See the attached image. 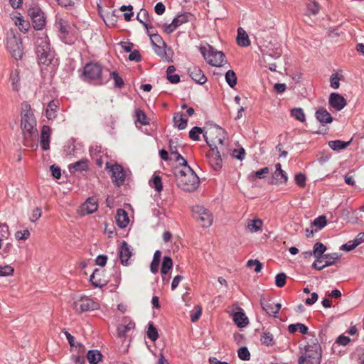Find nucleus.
<instances>
[{
	"mask_svg": "<svg viewBox=\"0 0 364 364\" xmlns=\"http://www.w3.org/2000/svg\"><path fill=\"white\" fill-rule=\"evenodd\" d=\"M347 104L346 100L338 93H331L329 96V105L337 111L343 109Z\"/></svg>",
	"mask_w": 364,
	"mask_h": 364,
	"instance_id": "2eb2a0df",
	"label": "nucleus"
},
{
	"mask_svg": "<svg viewBox=\"0 0 364 364\" xmlns=\"http://www.w3.org/2000/svg\"><path fill=\"white\" fill-rule=\"evenodd\" d=\"M105 69H103L98 63H88L83 69V80L95 85H103L107 82L104 76Z\"/></svg>",
	"mask_w": 364,
	"mask_h": 364,
	"instance_id": "f03ea898",
	"label": "nucleus"
},
{
	"mask_svg": "<svg viewBox=\"0 0 364 364\" xmlns=\"http://www.w3.org/2000/svg\"><path fill=\"white\" fill-rule=\"evenodd\" d=\"M9 52L16 60H21L23 55V47H8Z\"/></svg>",
	"mask_w": 364,
	"mask_h": 364,
	"instance_id": "603ef678",
	"label": "nucleus"
},
{
	"mask_svg": "<svg viewBox=\"0 0 364 364\" xmlns=\"http://www.w3.org/2000/svg\"><path fill=\"white\" fill-rule=\"evenodd\" d=\"M181 17V15L178 14L170 24L165 25L164 31L166 33H171L174 31L182 23V21L180 19Z\"/></svg>",
	"mask_w": 364,
	"mask_h": 364,
	"instance_id": "58836bf2",
	"label": "nucleus"
},
{
	"mask_svg": "<svg viewBox=\"0 0 364 364\" xmlns=\"http://www.w3.org/2000/svg\"><path fill=\"white\" fill-rule=\"evenodd\" d=\"M10 235L9 228L7 224L0 225V240H4L8 239Z\"/></svg>",
	"mask_w": 364,
	"mask_h": 364,
	"instance_id": "4d7b16f0",
	"label": "nucleus"
},
{
	"mask_svg": "<svg viewBox=\"0 0 364 364\" xmlns=\"http://www.w3.org/2000/svg\"><path fill=\"white\" fill-rule=\"evenodd\" d=\"M262 220L259 218L254 220H247L246 228L250 232H256L262 228Z\"/></svg>",
	"mask_w": 364,
	"mask_h": 364,
	"instance_id": "473e14b6",
	"label": "nucleus"
},
{
	"mask_svg": "<svg viewBox=\"0 0 364 364\" xmlns=\"http://www.w3.org/2000/svg\"><path fill=\"white\" fill-rule=\"evenodd\" d=\"M225 80L230 87L233 88L237 82L235 73L232 70H229L225 74Z\"/></svg>",
	"mask_w": 364,
	"mask_h": 364,
	"instance_id": "de8ad7c7",
	"label": "nucleus"
},
{
	"mask_svg": "<svg viewBox=\"0 0 364 364\" xmlns=\"http://www.w3.org/2000/svg\"><path fill=\"white\" fill-rule=\"evenodd\" d=\"M260 304L262 309L269 316H276L279 313L282 305L279 303H274L271 300L264 298L260 299Z\"/></svg>",
	"mask_w": 364,
	"mask_h": 364,
	"instance_id": "ddd939ff",
	"label": "nucleus"
},
{
	"mask_svg": "<svg viewBox=\"0 0 364 364\" xmlns=\"http://www.w3.org/2000/svg\"><path fill=\"white\" fill-rule=\"evenodd\" d=\"M136 19L144 26L149 24V12L145 9H141L137 14Z\"/></svg>",
	"mask_w": 364,
	"mask_h": 364,
	"instance_id": "8fccbe9b",
	"label": "nucleus"
},
{
	"mask_svg": "<svg viewBox=\"0 0 364 364\" xmlns=\"http://www.w3.org/2000/svg\"><path fill=\"white\" fill-rule=\"evenodd\" d=\"M247 266L250 268L251 267H255V272L258 273L259 272H261L262 269V263L259 261V260H257V259H250L248 260L247 263Z\"/></svg>",
	"mask_w": 364,
	"mask_h": 364,
	"instance_id": "bf43d9fd",
	"label": "nucleus"
},
{
	"mask_svg": "<svg viewBox=\"0 0 364 364\" xmlns=\"http://www.w3.org/2000/svg\"><path fill=\"white\" fill-rule=\"evenodd\" d=\"M203 133V130L198 127H194L189 132V137L193 141L200 140V135Z\"/></svg>",
	"mask_w": 364,
	"mask_h": 364,
	"instance_id": "864d4df0",
	"label": "nucleus"
},
{
	"mask_svg": "<svg viewBox=\"0 0 364 364\" xmlns=\"http://www.w3.org/2000/svg\"><path fill=\"white\" fill-rule=\"evenodd\" d=\"M98 209L97 200L94 197L88 198L82 205V211L85 214H92Z\"/></svg>",
	"mask_w": 364,
	"mask_h": 364,
	"instance_id": "b1692460",
	"label": "nucleus"
},
{
	"mask_svg": "<svg viewBox=\"0 0 364 364\" xmlns=\"http://www.w3.org/2000/svg\"><path fill=\"white\" fill-rule=\"evenodd\" d=\"M287 275L284 273H279L276 275L275 284L278 287H283L286 284Z\"/></svg>",
	"mask_w": 364,
	"mask_h": 364,
	"instance_id": "052dcab7",
	"label": "nucleus"
},
{
	"mask_svg": "<svg viewBox=\"0 0 364 364\" xmlns=\"http://www.w3.org/2000/svg\"><path fill=\"white\" fill-rule=\"evenodd\" d=\"M89 167V161L87 159H82L68 166L70 173L81 172L87 171Z\"/></svg>",
	"mask_w": 364,
	"mask_h": 364,
	"instance_id": "393cba45",
	"label": "nucleus"
},
{
	"mask_svg": "<svg viewBox=\"0 0 364 364\" xmlns=\"http://www.w3.org/2000/svg\"><path fill=\"white\" fill-rule=\"evenodd\" d=\"M320 5L315 0L309 1L307 5V11L309 14L316 15L319 12Z\"/></svg>",
	"mask_w": 364,
	"mask_h": 364,
	"instance_id": "3c124183",
	"label": "nucleus"
},
{
	"mask_svg": "<svg viewBox=\"0 0 364 364\" xmlns=\"http://www.w3.org/2000/svg\"><path fill=\"white\" fill-rule=\"evenodd\" d=\"M288 181L287 174L284 171H274L272 176L271 183L272 184H283L286 183Z\"/></svg>",
	"mask_w": 364,
	"mask_h": 364,
	"instance_id": "7c9ffc66",
	"label": "nucleus"
},
{
	"mask_svg": "<svg viewBox=\"0 0 364 364\" xmlns=\"http://www.w3.org/2000/svg\"><path fill=\"white\" fill-rule=\"evenodd\" d=\"M136 122H139L141 125H147L149 124V119L146 114L140 109H137L135 111Z\"/></svg>",
	"mask_w": 364,
	"mask_h": 364,
	"instance_id": "ea45409f",
	"label": "nucleus"
},
{
	"mask_svg": "<svg viewBox=\"0 0 364 364\" xmlns=\"http://www.w3.org/2000/svg\"><path fill=\"white\" fill-rule=\"evenodd\" d=\"M51 135V129L49 126L44 125L41 132V146L43 150L47 151L50 149V139Z\"/></svg>",
	"mask_w": 364,
	"mask_h": 364,
	"instance_id": "a211bd4d",
	"label": "nucleus"
},
{
	"mask_svg": "<svg viewBox=\"0 0 364 364\" xmlns=\"http://www.w3.org/2000/svg\"><path fill=\"white\" fill-rule=\"evenodd\" d=\"M105 72L107 73L109 75L107 77H105V78L107 79V81L109 79H112L114 80L115 87L122 88L124 86V82L122 77L119 75L118 72H110L108 69H105Z\"/></svg>",
	"mask_w": 364,
	"mask_h": 364,
	"instance_id": "cd10ccee",
	"label": "nucleus"
},
{
	"mask_svg": "<svg viewBox=\"0 0 364 364\" xmlns=\"http://www.w3.org/2000/svg\"><path fill=\"white\" fill-rule=\"evenodd\" d=\"M154 52L159 56L163 60L169 62L172 61L173 56V51L171 47H154Z\"/></svg>",
	"mask_w": 364,
	"mask_h": 364,
	"instance_id": "5701e85b",
	"label": "nucleus"
},
{
	"mask_svg": "<svg viewBox=\"0 0 364 364\" xmlns=\"http://www.w3.org/2000/svg\"><path fill=\"white\" fill-rule=\"evenodd\" d=\"M211 150V152L208 154L210 164L214 170H220L222 168V158L220 154V151L219 149H215L214 148H212Z\"/></svg>",
	"mask_w": 364,
	"mask_h": 364,
	"instance_id": "aec40b11",
	"label": "nucleus"
},
{
	"mask_svg": "<svg viewBox=\"0 0 364 364\" xmlns=\"http://www.w3.org/2000/svg\"><path fill=\"white\" fill-rule=\"evenodd\" d=\"M146 335L151 341H155L159 338L158 331L152 322L149 323Z\"/></svg>",
	"mask_w": 364,
	"mask_h": 364,
	"instance_id": "37998d69",
	"label": "nucleus"
},
{
	"mask_svg": "<svg viewBox=\"0 0 364 364\" xmlns=\"http://www.w3.org/2000/svg\"><path fill=\"white\" fill-rule=\"evenodd\" d=\"M32 24L36 30H42L46 26V17L43 11L38 7L30 8L28 11Z\"/></svg>",
	"mask_w": 364,
	"mask_h": 364,
	"instance_id": "9b49d317",
	"label": "nucleus"
},
{
	"mask_svg": "<svg viewBox=\"0 0 364 364\" xmlns=\"http://www.w3.org/2000/svg\"><path fill=\"white\" fill-rule=\"evenodd\" d=\"M269 169L268 167H264L255 172L251 173L250 177H256L258 178H264L266 174H268Z\"/></svg>",
	"mask_w": 364,
	"mask_h": 364,
	"instance_id": "680f3d73",
	"label": "nucleus"
},
{
	"mask_svg": "<svg viewBox=\"0 0 364 364\" xmlns=\"http://www.w3.org/2000/svg\"><path fill=\"white\" fill-rule=\"evenodd\" d=\"M9 81L11 83L13 90L18 92L20 89V76L18 70H13L10 73Z\"/></svg>",
	"mask_w": 364,
	"mask_h": 364,
	"instance_id": "2f4dec72",
	"label": "nucleus"
},
{
	"mask_svg": "<svg viewBox=\"0 0 364 364\" xmlns=\"http://www.w3.org/2000/svg\"><path fill=\"white\" fill-rule=\"evenodd\" d=\"M106 168L111 172L112 182L118 187L121 186L126 178V173L123 167L119 164L109 165L106 164Z\"/></svg>",
	"mask_w": 364,
	"mask_h": 364,
	"instance_id": "9d476101",
	"label": "nucleus"
},
{
	"mask_svg": "<svg viewBox=\"0 0 364 364\" xmlns=\"http://www.w3.org/2000/svg\"><path fill=\"white\" fill-rule=\"evenodd\" d=\"M238 357L242 360H249L250 359V353L247 347H241L237 351Z\"/></svg>",
	"mask_w": 364,
	"mask_h": 364,
	"instance_id": "13d9d810",
	"label": "nucleus"
},
{
	"mask_svg": "<svg viewBox=\"0 0 364 364\" xmlns=\"http://www.w3.org/2000/svg\"><path fill=\"white\" fill-rule=\"evenodd\" d=\"M60 108L58 100H53L49 102L46 109L45 114L48 120H53L56 118Z\"/></svg>",
	"mask_w": 364,
	"mask_h": 364,
	"instance_id": "dca6fc26",
	"label": "nucleus"
},
{
	"mask_svg": "<svg viewBox=\"0 0 364 364\" xmlns=\"http://www.w3.org/2000/svg\"><path fill=\"white\" fill-rule=\"evenodd\" d=\"M225 131L219 126H213L206 129L203 137L208 146L212 149H221L225 139Z\"/></svg>",
	"mask_w": 364,
	"mask_h": 364,
	"instance_id": "20e7f679",
	"label": "nucleus"
},
{
	"mask_svg": "<svg viewBox=\"0 0 364 364\" xmlns=\"http://www.w3.org/2000/svg\"><path fill=\"white\" fill-rule=\"evenodd\" d=\"M237 43L238 46H250V40L245 30L239 27L237 28Z\"/></svg>",
	"mask_w": 364,
	"mask_h": 364,
	"instance_id": "c85d7f7f",
	"label": "nucleus"
},
{
	"mask_svg": "<svg viewBox=\"0 0 364 364\" xmlns=\"http://www.w3.org/2000/svg\"><path fill=\"white\" fill-rule=\"evenodd\" d=\"M199 184V177L183 159V191H194L198 188Z\"/></svg>",
	"mask_w": 364,
	"mask_h": 364,
	"instance_id": "423d86ee",
	"label": "nucleus"
},
{
	"mask_svg": "<svg viewBox=\"0 0 364 364\" xmlns=\"http://www.w3.org/2000/svg\"><path fill=\"white\" fill-rule=\"evenodd\" d=\"M119 255L120 262L123 265L127 266L129 264V259L132 255V251L126 241H122L121 243Z\"/></svg>",
	"mask_w": 364,
	"mask_h": 364,
	"instance_id": "4468645a",
	"label": "nucleus"
},
{
	"mask_svg": "<svg viewBox=\"0 0 364 364\" xmlns=\"http://www.w3.org/2000/svg\"><path fill=\"white\" fill-rule=\"evenodd\" d=\"M323 259H325V264L322 266H317V262H314L312 266L314 269L321 270L327 266H330L335 264V262L340 258V255L338 253L325 254L322 256Z\"/></svg>",
	"mask_w": 364,
	"mask_h": 364,
	"instance_id": "4be33fe9",
	"label": "nucleus"
},
{
	"mask_svg": "<svg viewBox=\"0 0 364 364\" xmlns=\"http://www.w3.org/2000/svg\"><path fill=\"white\" fill-rule=\"evenodd\" d=\"M15 237L18 240H26L30 237V232L28 229L17 231Z\"/></svg>",
	"mask_w": 364,
	"mask_h": 364,
	"instance_id": "0e129e2a",
	"label": "nucleus"
},
{
	"mask_svg": "<svg viewBox=\"0 0 364 364\" xmlns=\"http://www.w3.org/2000/svg\"><path fill=\"white\" fill-rule=\"evenodd\" d=\"M14 250L13 245L10 242H7L4 247L2 248L1 252H0V254L4 257H7L9 254L11 253V252Z\"/></svg>",
	"mask_w": 364,
	"mask_h": 364,
	"instance_id": "774afa93",
	"label": "nucleus"
},
{
	"mask_svg": "<svg viewBox=\"0 0 364 364\" xmlns=\"http://www.w3.org/2000/svg\"><path fill=\"white\" fill-rule=\"evenodd\" d=\"M273 341V336L269 332H264L261 337V341L263 344L267 346L272 345Z\"/></svg>",
	"mask_w": 364,
	"mask_h": 364,
	"instance_id": "69168bd1",
	"label": "nucleus"
},
{
	"mask_svg": "<svg viewBox=\"0 0 364 364\" xmlns=\"http://www.w3.org/2000/svg\"><path fill=\"white\" fill-rule=\"evenodd\" d=\"M117 225L121 228H125L129 223L127 213L124 209H118L115 216Z\"/></svg>",
	"mask_w": 364,
	"mask_h": 364,
	"instance_id": "a878e982",
	"label": "nucleus"
},
{
	"mask_svg": "<svg viewBox=\"0 0 364 364\" xmlns=\"http://www.w3.org/2000/svg\"><path fill=\"white\" fill-rule=\"evenodd\" d=\"M316 117L321 123H331L333 120L331 114L323 108H321L316 111Z\"/></svg>",
	"mask_w": 364,
	"mask_h": 364,
	"instance_id": "c756f323",
	"label": "nucleus"
},
{
	"mask_svg": "<svg viewBox=\"0 0 364 364\" xmlns=\"http://www.w3.org/2000/svg\"><path fill=\"white\" fill-rule=\"evenodd\" d=\"M135 328V323L129 319L124 320L123 323L117 327L119 337H127L128 333Z\"/></svg>",
	"mask_w": 364,
	"mask_h": 364,
	"instance_id": "6ab92c4d",
	"label": "nucleus"
},
{
	"mask_svg": "<svg viewBox=\"0 0 364 364\" xmlns=\"http://www.w3.org/2000/svg\"><path fill=\"white\" fill-rule=\"evenodd\" d=\"M173 266V262L171 257H164L162 262V266L161 269V273L162 277L164 275L166 274L169 270L172 268Z\"/></svg>",
	"mask_w": 364,
	"mask_h": 364,
	"instance_id": "79ce46f5",
	"label": "nucleus"
},
{
	"mask_svg": "<svg viewBox=\"0 0 364 364\" xmlns=\"http://www.w3.org/2000/svg\"><path fill=\"white\" fill-rule=\"evenodd\" d=\"M320 351L321 346L318 343L308 344L304 355L299 357L298 364H318L321 357Z\"/></svg>",
	"mask_w": 364,
	"mask_h": 364,
	"instance_id": "0eeeda50",
	"label": "nucleus"
},
{
	"mask_svg": "<svg viewBox=\"0 0 364 364\" xmlns=\"http://www.w3.org/2000/svg\"><path fill=\"white\" fill-rule=\"evenodd\" d=\"M102 357V353L97 350H90L87 353V359L90 364H97Z\"/></svg>",
	"mask_w": 364,
	"mask_h": 364,
	"instance_id": "e433bc0d",
	"label": "nucleus"
},
{
	"mask_svg": "<svg viewBox=\"0 0 364 364\" xmlns=\"http://www.w3.org/2000/svg\"><path fill=\"white\" fill-rule=\"evenodd\" d=\"M14 269L10 265L0 266V277H8L13 275Z\"/></svg>",
	"mask_w": 364,
	"mask_h": 364,
	"instance_id": "6e6d98bb",
	"label": "nucleus"
},
{
	"mask_svg": "<svg viewBox=\"0 0 364 364\" xmlns=\"http://www.w3.org/2000/svg\"><path fill=\"white\" fill-rule=\"evenodd\" d=\"M350 144L349 141H343L341 140L330 141L328 142L329 146L333 150H341L346 149Z\"/></svg>",
	"mask_w": 364,
	"mask_h": 364,
	"instance_id": "a18cd8bd",
	"label": "nucleus"
},
{
	"mask_svg": "<svg viewBox=\"0 0 364 364\" xmlns=\"http://www.w3.org/2000/svg\"><path fill=\"white\" fill-rule=\"evenodd\" d=\"M193 216L203 228L210 227L213 221V214L203 206L196 205L191 208Z\"/></svg>",
	"mask_w": 364,
	"mask_h": 364,
	"instance_id": "1a4fd4ad",
	"label": "nucleus"
},
{
	"mask_svg": "<svg viewBox=\"0 0 364 364\" xmlns=\"http://www.w3.org/2000/svg\"><path fill=\"white\" fill-rule=\"evenodd\" d=\"M291 116L300 122L305 121V115L301 108H294L291 110Z\"/></svg>",
	"mask_w": 364,
	"mask_h": 364,
	"instance_id": "5fc2aeb1",
	"label": "nucleus"
},
{
	"mask_svg": "<svg viewBox=\"0 0 364 364\" xmlns=\"http://www.w3.org/2000/svg\"><path fill=\"white\" fill-rule=\"evenodd\" d=\"M187 72L195 82L203 85L207 82V77L199 66L191 65L187 68Z\"/></svg>",
	"mask_w": 364,
	"mask_h": 364,
	"instance_id": "f8f14e48",
	"label": "nucleus"
},
{
	"mask_svg": "<svg viewBox=\"0 0 364 364\" xmlns=\"http://www.w3.org/2000/svg\"><path fill=\"white\" fill-rule=\"evenodd\" d=\"M266 48H268V50H261V52L263 53L264 57H267V58H278L282 55V50L279 47H275V48H270V47H265Z\"/></svg>",
	"mask_w": 364,
	"mask_h": 364,
	"instance_id": "72a5a7b5",
	"label": "nucleus"
},
{
	"mask_svg": "<svg viewBox=\"0 0 364 364\" xmlns=\"http://www.w3.org/2000/svg\"><path fill=\"white\" fill-rule=\"evenodd\" d=\"M150 40L151 41L152 46H159V44H162L163 46H166V43L163 41L162 38L157 33L154 35H151Z\"/></svg>",
	"mask_w": 364,
	"mask_h": 364,
	"instance_id": "338daca9",
	"label": "nucleus"
},
{
	"mask_svg": "<svg viewBox=\"0 0 364 364\" xmlns=\"http://www.w3.org/2000/svg\"><path fill=\"white\" fill-rule=\"evenodd\" d=\"M103 270L96 269L90 276V281L95 287H102L107 284L106 279H102Z\"/></svg>",
	"mask_w": 364,
	"mask_h": 364,
	"instance_id": "412c9836",
	"label": "nucleus"
},
{
	"mask_svg": "<svg viewBox=\"0 0 364 364\" xmlns=\"http://www.w3.org/2000/svg\"><path fill=\"white\" fill-rule=\"evenodd\" d=\"M326 250V247L323 243L316 242L314 245L313 254H314V257L316 258H321V257L322 258V255L324 253Z\"/></svg>",
	"mask_w": 364,
	"mask_h": 364,
	"instance_id": "09e8293b",
	"label": "nucleus"
},
{
	"mask_svg": "<svg viewBox=\"0 0 364 364\" xmlns=\"http://www.w3.org/2000/svg\"><path fill=\"white\" fill-rule=\"evenodd\" d=\"M186 311L188 314L191 322H197L200 318L203 308L200 304H194L191 308V304L186 303Z\"/></svg>",
	"mask_w": 364,
	"mask_h": 364,
	"instance_id": "f3484780",
	"label": "nucleus"
},
{
	"mask_svg": "<svg viewBox=\"0 0 364 364\" xmlns=\"http://www.w3.org/2000/svg\"><path fill=\"white\" fill-rule=\"evenodd\" d=\"M233 321L238 327H245L248 323L247 317L242 311H237L234 314Z\"/></svg>",
	"mask_w": 364,
	"mask_h": 364,
	"instance_id": "f704fd0d",
	"label": "nucleus"
},
{
	"mask_svg": "<svg viewBox=\"0 0 364 364\" xmlns=\"http://www.w3.org/2000/svg\"><path fill=\"white\" fill-rule=\"evenodd\" d=\"M175 68L173 65L168 66L166 70L167 79L171 83H177L180 81V76L175 74Z\"/></svg>",
	"mask_w": 364,
	"mask_h": 364,
	"instance_id": "c03bdc74",
	"label": "nucleus"
},
{
	"mask_svg": "<svg viewBox=\"0 0 364 364\" xmlns=\"http://www.w3.org/2000/svg\"><path fill=\"white\" fill-rule=\"evenodd\" d=\"M126 53H130L128 58L131 61L139 62L141 59V54L137 50H132L133 47H123Z\"/></svg>",
	"mask_w": 364,
	"mask_h": 364,
	"instance_id": "49530a36",
	"label": "nucleus"
},
{
	"mask_svg": "<svg viewBox=\"0 0 364 364\" xmlns=\"http://www.w3.org/2000/svg\"><path fill=\"white\" fill-rule=\"evenodd\" d=\"M173 139L169 141L170 161L177 163L181 159V155L177 151V146Z\"/></svg>",
	"mask_w": 364,
	"mask_h": 364,
	"instance_id": "c9c22d12",
	"label": "nucleus"
},
{
	"mask_svg": "<svg viewBox=\"0 0 364 364\" xmlns=\"http://www.w3.org/2000/svg\"><path fill=\"white\" fill-rule=\"evenodd\" d=\"M21 127L23 134L32 135L37 133V129H36V120L31 107L27 102H23L21 104Z\"/></svg>",
	"mask_w": 364,
	"mask_h": 364,
	"instance_id": "7ed1b4c3",
	"label": "nucleus"
},
{
	"mask_svg": "<svg viewBox=\"0 0 364 364\" xmlns=\"http://www.w3.org/2000/svg\"><path fill=\"white\" fill-rule=\"evenodd\" d=\"M200 52L207 63L212 66L221 67L227 63L224 53L214 47H200Z\"/></svg>",
	"mask_w": 364,
	"mask_h": 364,
	"instance_id": "39448f33",
	"label": "nucleus"
},
{
	"mask_svg": "<svg viewBox=\"0 0 364 364\" xmlns=\"http://www.w3.org/2000/svg\"><path fill=\"white\" fill-rule=\"evenodd\" d=\"M55 26L60 31L61 36L60 38H64L65 35L69 33L70 25L68 22L62 18H58L55 21Z\"/></svg>",
	"mask_w": 364,
	"mask_h": 364,
	"instance_id": "bb28decb",
	"label": "nucleus"
},
{
	"mask_svg": "<svg viewBox=\"0 0 364 364\" xmlns=\"http://www.w3.org/2000/svg\"><path fill=\"white\" fill-rule=\"evenodd\" d=\"M73 299L72 306L77 314L97 310L100 308L98 302L87 296H77Z\"/></svg>",
	"mask_w": 364,
	"mask_h": 364,
	"instance_id": "6e6552de",
	"label": "nucleus"
},
{
	"mask_svg": "<svg viewBox=\"0 0 364 364\" xmlns=\"http://www.w3.org/2000/svg\"><path fill=\"white\" fill-rule=\"evenodd\" d=\"M161 256V252L160 250H156L154 252L152 262L150 264V270L154 274L157 273L159 271Z\"/></svg>",
	"mask_w": 364,
	"mask_h": 364,
	"instance_id": "4c0bfd02",
	"label": "nucleus"
},
{
	"mask_svg": "<svg viewBox=\"0 0 364 364\" xmlns=\"http://www.w3.org/2000/svg\"><path fill=\"white\" fill-rule=\"evenodd\" d=\"M149 185L158 193H160L163 189V184L161 176L158 175H154L151 180L149 181Z\"/></svg>",
	"mask_w": 364,
	"mask_h": 364,
	"instance_id": "a19ab883",
	"label": "nucleus"
},
{
	"mask_svg": "<svg viewBox=\"0 0 364 364\" xmlns=\"http://www.w3.org/2000/svg\"><path fill=\"white\" fill-rule=\"evenodd\" d=\"M36 55L41 71L53 74L58 65V59L52 47H37Z\"/></svg>",
	"mask_w": 364,
	"mask_h": 364,
	"instance_id": "f257e3e1",
	"label": "nucleus"
},
{
	"mask_svg": "<svg viewBox=\"0 0 364 364\" xmlns=\"http://www.w3.org/2000/svg\"><path fill=\"white\" fill-rule=\"evenodd\" d=\"M326 223L327 221L325 215H321L314 220V225L318 228V229H322L324 228Z\"/></svg>",
	"mask_w": 364,
	"mask_h": 364,
	"instance_id": "e2e57ef3",
	"label": "nucleus"
}]
</instances>
